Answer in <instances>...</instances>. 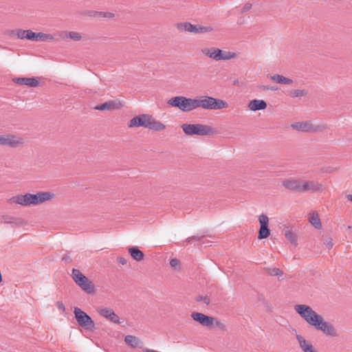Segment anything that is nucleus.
<instances>
[{"mask_svg":"<svg viewBox=\"0 0 352 352\" xmlns=\"http://www.w3.org/2000/svg\"><path fill=\"white\" fill-rule=\"evenodd\" d=\"M291 127L294 130L302 132L322 131L326 129L324 125L314 126L310 121L296 122L292 124Z\"/></svg>","mask_w":352,"mask_h":352,"instance_id":"6e6552de","label":"nucleus"},{"mask_svg":"<svg viewBox=\"0 0 352 352\" xmlns=\"http://www.w3.org/2000/svg\"><path fill=\"white\" fill-rule=\"evenodd\" d=\"M32 194L26 193L24 195L25 206L33 205Z\"/></svg>","mask_w":352,"mask_h":352,"instance_id":"e433bc0d","label":"nucleus"},{"mask_svg":"<svg viewBox=\"0 0 352 352\" xmlns=\"http://www.w3.org/2000/svg\"><path fill=\"white\" fill-rule=\"evenodd\" d=\"M295 311L311 327L322 331L324 334L332 337L338 336L334 326L324 320L323 318L306 305H296Z\"/></svg>","mask_w":352,"mask_h":352,"instance_id":"f257e3e1","label":"nucleus"},{"mask_svg":"<svg viewBox=\"0 0 352 352\" xmlns=\"http://www.w3.org/2000/svg\"><path fill=\"white\" fill-rule=\"evenodd\" d=\"M261 226H268L269 218L267 215L262 214L258 217Z\"/></svg>","mask_w":352,"mask_h":352,"instance_id":"72a5a7b5","label":"nucleus"},{"mask_svg":"<svg viewBox=\"0 0 352 352\" xmlns=\"http://www.w3.org/2000/svg\"><path fill=\"white\" fill-rule=\"evenodd\" d=\"M324 244L328 249H331L333 245L332 239H331V238L327 239L324 241Z\"/></svg>","mask_w":352,"mask_h":352,"instance_id":"58836bf2","label":"nucleus"},{"mask_svg":"<svg viewBox=\"0 0 352 352\" xmlns=\"http://www.w3.org/2000/svg\"><path fill=\"white\" fill-rule=\"evenodd\" d=\"M167 104L170 107L178 108L183 112H190L197 109L196 98H186L185 96H175L170 98Z\"/></svg>","mask_w":352,"mask_h":352,"instance_id":"39448f33","label":"nucleus"},{"mask_svg":"<svg viewBox=\"0 0 352 352\" xmlns=\"http://www.w3.org/2000/svg\"><path fill=\"white\" fill-rule=\"evenodd\" d=\"M3 219L4 223H9V224H12V225L18 224V219L14 217H12L10 216H3Z\"/></svg>","mask_w":352,"mask_h":352,"instance_id":"473e14b6","label":"nucleus"},{"mask_svg":"<svg viewBox=\"0 0 352 352\" xmlns=\"http://www.w3.org/2000/svg\"><path fill=\"white\" fill-rule=\"evenodd\" d=\"M213 30L211 26H202L197 25L196 34H203L206 32H210Z\"/></svg>","mask_w":352,"mask_h":352,"instance_id":"2f4dec72","label":"nucleus"},{"mask_svg":"<svg viewBox=\"0 0 352 352\" xmlns=\"http://www.w3.org/2000/svg\"><path fill=\"white\" fill-rule=\"evenodd\" d=\"M1 47V45H0V48Z\"/></svg>","mask_w":352,"mask_h":352,"instance_id":"864d4df0","label":"nucleus"},{"mask_svg":"<svg viewBox=\"0 0 352 352\" xmlns=\"http://www.w3.org/2000/svg\"><path fill=\"white\" fill-rule=\"evenodd\" d=\"M13 81L20 85H26L30 87H36L39 85V82L35 77L32 78H16Z\"/></svg>","mask_w":352,"mask_h":352,"instance_id":"2eb2a0df","label":"nucleus"},{"mask_svg":"<svg viewBox=\"0 0 352 352\" xmlns=\"http://www.w3.org/2000/svg\"><path fill=\"white\" fill-rule=\"evenodd\" d=\"M17 37L20 39H26L36 41V33L30 30H18L16 32Z\"/></svg>","mask_w":352,"mask_h":352,"instance_id":"6ab92c4d","label":"nucleus"},{"mask_svg":"<svg viewBox=\"0 0 352 352\" xmlns=\"http://www.w3.org/2000/svg\"><path fill=\"white\" fill-rule=\"evenodd\" d=\"M189 22H184V23H180L177 25V28L179 31H185L188 32L189 26H190Z\"/></svg>","mask_w":352,"mask_h":352,"instance_id":"f704fd0d","label":"nucleus"},{"mask_svg":"<svg viewBox=\"0 0 352 352\" xmlns=\"http://www.w3.org/2000/svg\"><path fill=\"white\" fill-rule=\"evenodd\" d=\"M56 305H57V307L62 310L63 311H64L65 310V307L64 305V304L61 302V301H58L56 302Z\"/></svg>","mask_w":352,"mask_h":352,"instance_id":"a18cd8bd","label":"nucleus"},{"mask_svg":"<svg viewBox=\"0 0 352 352\" xmlns=\"http://www.w3.org/2000/svg\"><path fill=\"white\" fill-rule=\"evenodd\" d=\"M124 342L133 348H137L140 344V340L135 336L128 335L124 338Z\"/></svg>","mask_w":352,"mask_h":352,"instance_id":"5701e85b","label":"nucleus"},{"mask_svg":"<svg viewBox=\"0 0 352 352\" xmlns=\"http://www.w3.org/2000/svg\"><path fill=\"white\" fill-rule=\"evenodd\" d=\"M307 94V92L302 89H293L290 91L289 95L290 97L295 98L305 96Z\"/></svg>","mask_w":352,"mask_h":352,"instance_id":"c756f323","label":"nucleus"},{"mask_svg":"<svg viewBox=\"0 0 352 352\" xmlns=\"http://www.w3.org/2000/svg\"><path fill=\"white\" fill-rule=\"evenodd\" d=\"M197 302H203L206 305H208L210 302V298L208 296H199L196 298Z\"/></svg>","mask_w":352,"mask_h":352,"instance_id":"4c0bfd02","label":"nucleus"},{"mask_svg":"<svg viewBox=\"0 0 352 352\" xmlns=\"http://www.w3.org/2000/svg\"><path fill=\"white\" fill-rule=\"evenodd\" d=\"M267 274L270 276H282L283 274V272L278 267L274 268H265Z\"/></svg>","mask_w":352,"mask_h":352,"instance_id":"7c9ffc66","label":"nucleus"},{"mask_svg":"<svg viewBox=\"0 0 352 352\" xmlns=\"http://www.w3.org/2000/svg\"><path fill=\"white\" fill-rule=\"evenodd\" d=\"M267 103L263 100H252L248 103V108L253 111L263 110L266 109Z\"/></svg>","mask_w":352,"mask_h":352,"instance_id":"aec40b11","label":"nucleus"},{"mask_svg":"<svg viewBox=\"0 0 352 352\" xmlns=\"http://www.w3.org/2000/svg\"><path fill=\"white\" fill-rule=\"evenodd\" d=\"M128 126L129 128L143 126L155 131H162L166 128L162 122L157 121L152 116L144 113L133 118Z\"/></svg>","mask_w":352,"mask_h":352,"instance_id":"f03ea898","label":"nucleus"},{"mask_svg":"<svg viewBox=\"0 0 352 352\" xmlns=\"http://www.w3.org/2000/svg\"><path fill=\"white\" fill-rule=\"evenodd\" d=\"M270 91H276V90H278V87H270Z\"/></svg>","mask_w":352,"mask_h":352,"instance_id":"8fccbe9b","label":"nucleus"},{"mask_svg":"<svg viewBox=\"0 0 352 352\" xmlns=\"http://www.w3.org/2000/svg\"><path fill=\"white\" fill-rule=\"evenodd\" d=\"M282 186L286 189L302 192L303 181L294 178L285 179L282 182Z\"/></svg>","mask_w":352,"mask_h":352,"instance_id":"9d476101","label":"nucleus"},{"mask_svg":"<svg viewBox=\"0 0 352 352\" xmlns=\"http://www.w3.org/2000/svg\"><path fill=\"white\" fill-rule=\"evenodd\" d=\"M270 79L278 84L290 85L293 83V80L291 78L285 77L280 74H275L270 76Z\"/></svg>","mask_w":352,"mask_h":352,"instance_id":"4be33fe9","label":"nucleus"},{"mask_svg":"<svg viewBox=\"0 0 352 352\" xmlns=\"http://www.w3.org/2000/svg\"><path fill=\"white\" fill-rule=\"evenodd\" d=\"M296 340L303 352H318L311 343L306 340L301 335H296Z\"/></svg>","mask_w":352,"mask_h":352,"instance_id":"dca6fc26","label":"nucleus"},{"mask_svg":"<svg viewBox=\"0 0 352 352\" xmlns=\"http://www.w3.org/2000/svg\"><path fill=\"white\" fill-rule=\"evenodd\" d=\"M237 57V54L234 52L230 51H223L221 50V60H228L231 59L236 58Z\"/></svg>","mask_w":352,"mask_h":352,"instance_id":"393cba45","label":"nucleus"},{"mask_svg":"<svg viewBox=\"0 0 352 352\" xmlns=\"http://www.w3.org/2000/svg\"><path fill=\"white\" fill-rule=\"evenodd\" d=\"M63 260L67 261V258H66V257H63Z\"/></svg>","mask_w":352,"mask_h":352,"instance_id":"603ef678","label":"nucleus"},{"mask_svg":"<svg viewBox=\"0 0 352 352\" xmlns=\"http://www.w3.org/2000/svg\"><path fill=\"white\" fill-rule=\"evenodd\" d=\"M54 196V194L50 192H38L36 194H32L33 205H38L52 200Z\"/></svg>","mask_w":352,"mask_h":352,"instance_id":"ddd939ff","label":"nucleus"},{"mask_svg":"<svg viewBox=\"0 0 352 352\" xmlns=\"http://www.w3.org/2000/svg\"><path fill=\"white\" fill-rule=\"evenodd\" d=\"M184 133L187 135H212L217 133L213 127L202 124H183L181 125Z\"/></svg>","mask_w":352,"mask_h":352,"instance_id":"7ed1b4c3","label":"nucleus"},{"mask_svg":"<svg viewBox=\"0 0 352 352\" xmlns=\"http://www.w3.org/2000/svg\"><path fill=\"white\" fill-rule=\"evenodd\" d=\"M191 318L200 323L203 326L210 327L213 324L214 318L206 316L199 312H192L191 314Z\"/></svg>","mask_w":352,"mask_h":352,"instance_id":"f8f14e48","label":"nucleus"},{"mask_svg":"<svg viewBox=\"0 0 352 352\" xmlns=\"http://www.w3.org/2000/svg\"><path fill=\"white\" fill-rule=\"evenodd\" d=\"M98 312L100 316L105 318L109 321L115 323L120 324V318L111 308H100L98 309Z\"/></svg>","mask_w":352,"mask_h":352,"instance_id":"9b49d317","label":"nucleus"},{"mask_svg":"<svg viewBox=\"0 0 352 352\" xmlns=\"http://www.w3.org/2000/svg\"><path fill=\"white\" fill-rule=\"evenodd\" d=\"M74 314L78 324L86 330L94 331L96 329V324L92 318L81 309L75 307Z\"/></svg>","mask_w":352,"mask_h":352,"instance_id":"0eeeda50","label":"nucleus"},{"mask_svg":"<svg viewBox=\"0 0 352 352\" xmlns=\"http://www.w3.org/2000/svg\"><path fill=\"white\" fill-rule=\"evenodd\" d=\"M323 190V186L318 182L314 181H303L302 192H322Z\"/></svg>","mask_w":352,"mask_h":352,"instance_id":"4468645a","label":"nucleus"},{"mask_svg":"<svg viewBox=\"0 0 352 352\" xmlns=\"http://www.w3.org/2000/svg\"><path fill=\"white\" fill-rule=\"evenodd\" d=\"M118 261L119 263H120L121 265H124L127 263V259L124 257H118Z\"/></svg>","mask_w":352,"mask_h":352,"instance_id":"c03bdc74","label":"nucleus"},{"mask_svg":"<svg viewBox=\"0 0 352 352\" xmlns=\"http://www.w3.org/2000/svg\"><path fill=\"white\" fill-rule=\"evenodd\" d=\"M285 237L294 246L297 245V238L296 234L292 232L291 230H287L285 233Z\"/></svg>","mask_w":352,"mask_h":352,"instance_id":"bb28decb","label":"nucleus"},{"mask_svg":"<svg viewBox=\"0 0 352 352\" xmlns=\"http://www.w3.org/2000/svg\"><path fill=\"white\" fill-rule=\"evenodd\" d=\"M23 144V140L16 135L6 134L0 135V145L17 147Z\"/></svg>","mask_w":352,"mask_h":352,"instance_id":"1a4fd4ad","label":"nucleus"},{"mask_svg":"<svg viewBox=\"0 0 352 352\" xmlns=\"http://www.w3.org/2000/svg\"><path fill=\"white\" fill-rule=\"evenodd\" d=\"M258 87L263 91H270V86L268 85H260Z\"/></svg>","mask_w":352,"mask_h":352,"instance_id":"de8ad7c7","label":"nucleus"},{"mask_svg":"<svg viewBox=\"0 0 352 352\" xmlns=\"http://www.w3.org/2000/svg\"><path fill=\"white\" fill-rule=\"evenodd\" d=\"M216 324L217 326L221 327L222 329H223L225 327L223 324H221V322L220 321H217Z\"/></svg>","mask_w":352,"mask_h":352,"instance_id":"09e8293b","label":"nucleus"},{"mask_svg":"<svg viewBox=\"0 0 352 352\" xmlns=\"http://www.w3.org/2000/svg\"><path fill=\"white\" fill-rule=\"evenodd\" d=\"M54 36L50 34H45L42 32L36 33V41H52L54 40Z\"/></svg>","mask_w":352,"mask_h":352,"instance_id":"c85d7f7f","label":"nucleus"},{"mask_svg":"<svg viewBox=\"0 0 352 352\" xmlns=\"http://www.w3.org/2000/svg\"><path fill=\"white\" fill-rule=\"evenodd\" d=\"M197 25L190 23L188 32L196 34Z\"/></svg>","mask_w":352,"mask_h":352,"instance_id":"37998d69","label":"nucleus"},{"mask_svg":"<svg viewBox=\"0 0 352 352\" xmlns=\"http://www.w3.org/2000/svg\"><path fill=\"white\" fill-rule=\"evenodd\" d=\"M67 36L76 41H80L82 38L80 34L76 32H69L67 34Z\"/></svg>","mask_w":352,"mask_h":352,"instance_id":"c9c22d12","label":"nucleus"},{"mask_svg":"<svg viewBox=\"0 0 352 352\" xmlns=\"http://www.w3.org/2000/svg\"><path fill=\"white\" fill-rule=\"evenodd\" d=\"M128 251L131 257L136 261H141L144 259V254L138 247H131Z\"/></svg>","mask_w":352,"mask_h":352,"instance_id":"412c9836","label":"nucleus"},{"mask_svg":"<svg viewBox=\"0 0 352 352\" xmlns=\"http://www.w3.org/2000/svg\"><path fill=\"white\" fill-rule=\"evenodd\" d=\"M309 221L316 229H320L322 228V223L318 213L313 212L309 219Z\"/></svg>","mask_w":352,"mask_h":352,"instance_id":"b1692460","label":"nucleus"},{"mask_svg":"<svg viewBox=\"0 0 352 352\" xmlns=\"http://www.w3.org/2000/svg\"><path fill=\"white\" fill-rule=\"evenodd\" d=\"M196 100L197 109L201 107L208 110H219L228 107L226 101L208 96H201L196 98Z\"/></svg>","mask_w":352,"mask_h":352,"instance_id":"20e7f679","label":"nucleus"},{"mask_svg":"<svg viewBox=\"0 0 352 352\" xmlns=\"http://www.w3.org/2000/svg\"><path fill=\"white\" fill-rule=\"evenodd\" d=\"M252 6V5L251 3H246L243 6V7L242 8V9H241V12H245L249 11V10L251 9Z\"/></svg>","mask_w":352,"mask_h":352,"instance_id":"a19ab883","label":"nucleus"},{"mask_svg":"<svg viewBox=\"0 0 352 352\" xmlns=\"http://www.w3.org/2000/svg\"><path fill=\"white\" fill-rule=\"evenodd\" d=\"M122 107L120 101L109 100L103 104L95 107V109L99 111L119 109Z\"/></svg>","mask_w":352,"mask_h":352,"instance_id":"f3484780","label":"nucleus"},{"mask_svg":"<svg viewBox=\"0 0 352 352\" xmlns=\"http://www.w3.org/2000/svg\"><path fill=\"white\" fill-rule=\"evenodd\" d=\"M270 235V230L268 226H260L258 231V239H267Z\"/></svg>","mask_w":352,"mask_h":352,"instance_id":"a878e982","label":"nucleus"},{"mask_svg":"<svg viewBox=\"0 0 352 352\" xmlns=\"http://www.w3.org/2000/svg\"><path fill=\"white\" fill-rule=\"evenodd\" d=\"M10 204H16L25 206L24 195L14 196L8 199Z\"/></svg>","mask_w":352,"mask_h":352,"instance_id":"cd10ccee","label":"nucleus"},{"mask_svg":"<svg viewBox=\"0 0 352 352\" xmlns=\"http://www.w3.org/2000/svg\"><path fill=\"white\" fill-rule=\"evenodd\" d=\"M98 15L103 17L111 18L113 16V14L111 12H98Z\"/></svg>","mask_w":352,"mask_h":352,"instance_id":"79ce46f5","label":"nucleus"},{"mask_svg":"<svg viewBox=\"0 0 352 352\" xmlns=\"http://www.w3.org/2000/svg\"><path fill=\"white\" fill-rule=\"evenodd\" d=\"M193 240L198 241L199 240V238L198 236H190V237L187 238L186 241V242H190V241H192Z\"/></svg>","mask_w":352,"mask_h":352,"instance_id":"49530a36","label":"nucleus"},{"mask_svg":"<svg viewBox=\"0 0 352 352\" xmlns=\"http://www.w3.org/2000/svg\"><path fill=\"white\" fill-rule=\"evenodd\" d=\"M202 54L216 60H221V50L216 47L205 48L201 50Z\"/></svg>","mask_w":352,"mask_h":352,"instance_id":"a211bd4d","label":"nucleus"},{"mask_svg":"<svg viewBox=\"0 0 352 352\" xmlns=\"http://www.w3.org/2000/svg\"><path fill=\"white\" fill-rule=\"evenodd\" d=\"M179 261L177 258H173L170 261V265L172 267H176L179 265Z\"/></svg>","mask_w":352,"mask_h":352,"instance_id":"ea45409f","label":"nucleus"},{"mask_svg":"<svg viewBox=\"0 0 352 352\" xmlns=\"http://www.w3.org/2000/svg\"><path fill=\"white\" fill-rule=\"evenodd\" d=\"M348 200L352 201V194H349L346 196Z\"/></svg>","mask_w":352,"mask_h":352,"instance_id":"3c124183","label":"nucleus"},{"mask_svg":"<svg viewBox=\"0 0 352 352\" xmlns=\"http://www.w3.org/2000/svg\"><path fill=\"white\" fill-rule=\"evenodd\" d=\"M72 277L82 290L89 294H94L95 287L94 284L79 270L74 268L72 272Z\"/></svg>","mask_w":352,"mask_h":352,"instance_id":"423d86ee","label":"nucleus"}]
</instances>
